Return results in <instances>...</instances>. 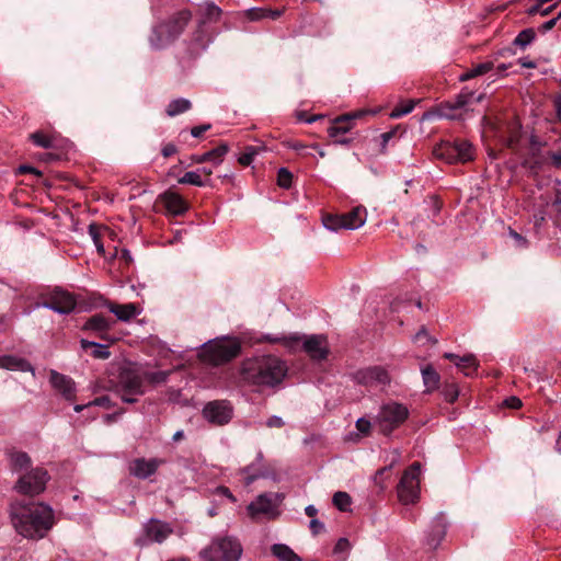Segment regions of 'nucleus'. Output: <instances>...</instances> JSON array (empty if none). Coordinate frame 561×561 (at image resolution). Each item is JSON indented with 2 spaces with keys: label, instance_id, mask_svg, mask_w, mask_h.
Instances as JSON below:
<instances>
[{
  "label": "nucleus",
  "instance_id": "e433bc0d",
  "mask_svg": "<svg viewBox=\"0 0 561 561\" xmlns=\"http://www.w3.org/2000/svg\"><path fill=\"white\" fill-rule=\"evenodd\" d=\"M30 139L41 148L49 149L54 147V139L42 131L31 134Z\"/></svg>",
  "mask_w": 561,
  "mask_h": 561
},
{
  "label": "nucleus",
  "instance_id": "c9c22d12",
  "mask_svg": "<svg viewBox=\"0 0 561 561\" xmlns=\"http://www.w3.org/2000/svg\"><path fill=\"white\" fill-rule=\"evenodd\" d=\"M332 501L336 508L342 512L348 511L352 503V499L348 493L342 491L334 493Z\"/></svg>",
  "mask_w": 561,
  "mask_h": 561
},
{
  "label": "nucleus",
  "instance_id": "4468645a",
  "mask_svg": "<svg viewBox=\"0 0 561 561\" xmlns=\"http://www.w3.org/2000/svg\"><path fill=\"white\" fill-rule=\"evenodd\" d=\"M41 306L60 314H68L75 310L77 299L69 291L56 288L45 298Z\"/></svg>",
  "mask_w": 561,
  "mask_h": 561
},
{
  "label": "nucleus",
  "instance_id": "6e6d98bb",
  "mask_svg": "<svg viewBox=\"0 0 561 561\" xmlns=\"http://www.w3.org/2000/svg\"><path fill=\"white\" fill-rule=\"evenodd\" d=\"M505 405L511 409H518L522 407V401L517 397H510L504 401Z\"/></svg>",
  "mask_w": 561,
  "mask_h": 561
},
{
  "label": "nucleus",
  "instance_id": "9b49d317",
  "mask_svg": "<svg viewBox=\"0 0 561 561\" xmlns=\"http://www.w3.org/2000/svg\"><path fill=\"white\" fill-rule=\"evenodd\" d=\"M366 219V209L357 206L346 214L327 215L323 217L322 222L331 231H339L340 229L356 230L364 226Z\"/></svg>",
  "mask_w": 561,
  "mask_h": 561
},
{
  "label": "nucleus",
  "instance_id": "f257e3e1",
  "mask_svg": "<svg viewBox=\"0 0 561 561\" xmlns=\"http://www.w3.org/2000/svg\"><path fill=\"white\" fill-rule=\"evenodd\" d=\"M10 517L18 534L27 539L45 537L54 525V513L45 503L19 502L11 505Z\"/></svg>",
  "mask_w": 561,
  "mask_h": 561
},
{
  "label": "nucleus",
  "instance_id": "4d7b16f0",
  "mask_svg": "<svg viewBox=\"0 0 561 561\" xmlns=\"http://www.w3.org/2000/svg\"><path fill=\"white\" fill-rule=\"evenodd\" d=\"M557 22H558L557 18L546 21L543 24L540 25L539 32L546 33V32L552 30L556 26Z\"/></svg>",
  "mask_w": 561,
  "mask_h": 561
},
{
  "label": "nucleus",
  "instance_id": "a19ab883",
  "mask_svg": "<svg viewBox=\"0 0 561 561\" xmlns=\"http://www.w3.org/2000/svg\"><path fill=\"white\" fill-rule=\"evenodd\" d=\"M193 42L196 45L197 48L205 49L208 46V43L210 42V38L206 34L205 26L203 27V31L198 32V27L193 34Z\"/></svg>",
  "mask_w": 561,
  "mask_h": 561
},
{
  "label": "nucleus",
  "instance_id": "ddd939ff",
  "mask_svg": "<svg viewBox=\"0 0 561 561\" xmlns=\"http://www.w3.org/2000/svg\"><path fill=\"white\" fill-rule=\"evenodd\" d=\"M283 499L284 495L280 493H262L248 505V514L253 520H256L261 516L274 518L277 515V508Z\"/></svg>",
  "mask_w": 561,
  "mask_h": 561
},
{
  "label": "nucleus",
  "instance_id": "e2e57ef3",
  "mask_svg": "<svg viewBox=\"0 0 561 561\" xmlns=\"http://www.w3.org/2000/svg\"><path fill=\"white\" fill-rule=\"evenodd\" d=\"M216 492H217V494L228 497L231 502L237 501L236 497L233 496V494L230 492V490L226 486H218Z\"/></svg>",
  "mask_w": 561,
  "mask_h": 561
},
{
  "label": "nucleus",
  "instance_id": "f704fd0d",
  "mask_svg": "<svg viewBox=\"0 0 561 561\" xmlns=\"http://www.w3.org/2000/svg\"><path fill=\"white\" fill-rule=\"evenodd\" d=\"M191 108V102L186 99H176L169 103L167 114L169 116H176Z\"/></svg>",
  "mask_w": 561,
  "mask_h": 561
},
{
  "label": "nucleus",
  "instance_id": "69168bd1",
  "mask_svg": "<svg viewBox=\"0 0 561 561\" xmlns=\"http://www.w3.org/2000/svg\"><path fill=\"white\" fill-rule=\"evenodd\" d=\"M446 400L449 402H454L458 398V391L455 387H450L445 391Z\"/></svg>",
  "mask_w": 561,
  "mask_h": 561
},
{
  "label": "nucleus",
  "instance_id": "dca6fc26",
  "mask_svg": "<svg viewBox=\"0 0 561 561\" xmlns=\"http://www.w3.org/2000/svg\"><path fill=\"white\" fill-rule=\"evenodd\" d=\"M353 380L365 387L387 386L391 378L386 368L381 366H371L358 369L353 374Z\"/></svg>",
  "mask_w": 561,
  "mask_h": 561
},
{
  "label": "nucleus",
  "instance_id": "052dcab7",
  "mask_svg": "<svg viewBox=\"0 0 561 561\" xmlns=\"http://www.w3.org/2000/svg\"><path fill=\"white\" fill-rule=\"evenodd\" d=\"M176 152V147L173 144H167L163 146L161 153L163 157L169 158Z\"/></svg>",
  "mask_w": 561,
  "mask_h": 561
},
{
  "label": "nucleus",
  "instance_id": "58836bf2",
  "mask_svg": "<svg viewBox=\"0 0 561 561\" xmlns=\"http://www.w3.org/2000/svg\"><path fill=\"white\" fill-rule=\"evenodd\" d=\"M415 106V101L409 100L405 102H402L401 104L397 105L390 113L391 118H400L404 115H408L413 111Z\"/></svg>",
  "mask_w": 561,
  "mask_h": 561
},
{
  "label": "nucleus",
  "instance_id": "39448f33",
  "mask_svg": "<svg viewBox=\"0 0 561 561\" xmlns=\"http://www.w3.org/2000/svg\"><path fill=\"white\" fill-rule=\"evenodd\" d=\"M240 351L238 339L222 337L203 344L199 357L209 364L221 365L237 357Z\"/></svg>",
  "mask_w": 561,
  "mask_h": 561
},
{
  "label": "nucleus",
  "instance_id": "3c124183",
  "mask_svg": "<svg viewBox=\"0 0 561 561\" xmlns=\"http://www.w3.org/2000/svg\"><path fill=\"white\" fill-rule=\"evenodd\" d=\"M351 549V543L347 538H340L334 547V553L347 552Z\"/></svg>",
  "mask_w": 561,
  "mask_h": 561
},
{
  "label": "nucleus",
  "instance_id": "6ab92c4d",
  "mask_svg": "<svg viewBox=\"0 0 561 561\" xmlns=\"http://www.w3.org/2000/svg\"><path fill=\"white\" fill-rule=\"evenodd\" d=\"M447 523L445 515L439 513L431 523L426 535V543L430 548L436 549L446 535Z\"/></svg>",
  "mask_w": 561,
  "mask_h": 561
},
{
  "label": "nucleus",
  "instance_id": "f8f14e48",
  "mask_svg": "<svg viewBox=\"0 0 561 561\" xmlns=\"http://www.w3.org/2000/svg\"><path fill=\"white\" fill-rule=\"evenodd\" d=\"M420 463L414 462L403 472L397 488L401 503L408 505L417 501L420 495Z\"/></svg>",
  "mask_w": 561,
  "mask_h": 561
},
{
  "label": "nucleus",
  "instance_id": "a211bd4d",
  "mask_svg": "<svg viewBox=\"0 0 561 561\" xmlns=\"http://www.w3.org/2000/svg\"><path fill=\"white\" fill-rule=\"evenodd\" d=\"M163 463L164 460L159 458H139L133 461L130 466V473L139 479H147Z\"/></svg>",
  "mask_w": 561,
  "mask_h": 561
},
{
  "label": "nucleus",
  "instance_id": "a18cd8bd",
  "mask_svg": "<svg viewBox=\"0 0 561 561\" xmlns=\"http://www.w3.org/2000/svg\"><path fill=\"white\" fill-rule=\"evenodd\" d=\"M472 96H473L472 92L460 93L459 95L456 96L455 101L451 103L450 108L458 110V108L465 107L470 102Z\"/></svg>",
  "mask_w": 561,
  "mask_h": 561
},
{
  "label": "nucleus",
  "instance_id": "09e8293b",
  "mask_svg": "<svg viewBox=\"0 0 561 561\" xmlns=\"http://www.w3.org/2000/svg\"><path fill=\"white\" fill-rule=\"evenodd\" d=\"M356 428L358 430V432H360L362 434L364 435H367L369 434L370 432V428H371V423L369 420L365 419V417H360L356 421Z\"/></svg>",
  "mask_w": 561,
  "mask_h": 561
},
{
  "label": "nucleus",
  "instance_id": "0eeeda50",
  "mask_svg": "<svg viewBox=\"0 0 561 561\" xmlns=\"http://www.w3.org/2000/svg\"><path fill=\"white\" fill-rule=\"evenodd\" d=\"M433 153L437 159L445 160L448 163H465L474 158L472 144L466 139L442 141L434 148Z\"/></svg>",
  "mask_w": 561,
  "mask_h": 561
},
{
  "label": "nucleus",
  "instance_id": "f3484780",
  "mask_svg": "<svg viewBox=\"0 0 561 561\" xmlns=\"http://www.w3.org/2000/svg\"><path fill=\"white\" fill-rule=\"evenodd\" d=\"M204 417L216 425L227 424L232 417V408L227 401H211L203 409Z\"/></svg>",
  "mask_w": 561,
  "mask_h": 561
},
{
  "label": "nucleus",
  "instance_id": "49530a36",
  "mask_svg": "<svg viewBox=\"0 0 561 561\" xmlns=\"http://www.w3.org/2000/svg\"><path fill=\"white\" fill-rule=\"evenodd\" d=\"M266 12L267 8H251L245 11V15L251 21H259L267 19Z\"/></svg>",
  "mask_w": 561,
  "mask_h": 561
},
{
  "label": "nucleus",
  "instance_id": "5fc2aeb1",
  "mask_svg": "<svg viewBox=\"0 0 561 561\" xmlns=\"http://www.w3.org/2000/svg\"><path fill=\"white\" fill-rule=\"evenodd\" d=\"M210 128L209 124L195 126L191 129V135L195 138L201 137L205 131H207Z\"/></svg>",
  "mask_w": 561,
  "mask_h": 561
},
{
  "label": "nucleus",
  "instance_id": "473e14b6",
  "mask_svg": "<svg viewBox=\"0 0 561 561\" xmlns=\"http://www.w3.org/2000/svg\"><path fill=\"white\" fill-rule=\"evenodd\" d=\"M83 350L92 348V356L99 359H107L111 356L106 345L82 339L80 341Z\"/></svg>",
  "mask_w": 561,
  "mask_h": 561
},
{
  "label": "nucleus",
  "instance_id": "7ed1b4c3",
  "mask_svg": "<svg viewBox=\"0 0 561 561\" xmlns=\"http://www.w3.org/2000/svg\"><path fill=\"white\" fill-rule=\"evenodd\" d=\"M191 20L190 10H180L153 25L148 37L150 47L160 50L170 46L183 34Z\"/></svg>",
  "mask_w": 561,
  "mask_h": 561
},
{
  "label": "nucleus",
  "instance_id": "2eb2a0df",
  "mask_svg": "<svg viewBox=\"0 0 561 561\" xmlns=\"http://www.w3.org/2000/svg\"><path fill=\"white\" fill-rule=\"evenodd\" d=\"M145 536L136 540V545L144 547L151 542L162 543L172 533L170 524L159 519H150L144 525Z\"/></svg>",
  "mask_w": 561,
  "mask_h": 561
},
{
  "label": "nucleus",
  "instance_id": "4c0bfd02",
  "mask_svg": "<svg viewBox=\"0 0 561 561\" xmlns=\"http://www.w3.org/2000/svg\"><path fill=\"white\" fill-rule=\"evenodd\" d=\"M535 37H536V33L533 28L523 30L515 37L514 45L525 48L535 39Z\"/></svg>",
  "mask_w": 561,
  "mask_h": 561
},
{
  "label": "nucleus",
  "instance_id": "7c9ffc66",
  "mask_svg": "<svg viewBox=\"0 0 561 561\" xmlns=\"http://www.w3.org/2000/svg\"><path fill=\"white\" fill-rule=\"evenodd\" d=\"M421 373L426 391L432 392L436 390L439 386L440 377L434 367L432 365L424 366Z\"/></svg>",
  "mask_w": 561,
  "mask_h": 561
},
{
  "label": "nucleus",
  "instance_id": "ea45409f",
  "mask_svg": "<svg viewBox=\"0 0 561 561\" xmlns=\"http://www.w3.org/2000/svg\"><path fill=\"white\" fill-rule=\"evenodd\" d=\"M262 150L261 147L248 146L243 153L239 157L238 161L242 165H250L254 157Z\"/></svg>",
  "mask_w": 561,
  "mask_h": 561
},
{
  "label": "nucleus",
  "instance_id": "412c9836",
  "mask_svg": "<svg viewBox=\"0 0 561 561\" xmlns=\"http://www.w3.org/2000/svg\"><path fill=\"white\" fill-rule=\"evenodd\" d=\"M49 381L53 388L60 392L66 400H73L76 387L70 377L59 374L56 370H51Z\"/></svg>",
  "mask_w": 561,
  "mask_h": 561
},
{
  "label": "nucleus",
  "instance_id": "cd10ccee",
  "mask_svg": "<svg viewBox=\"0 0 561 561\" xmlns=\"http://www.w3.org/2000/svg\"><path fill=\"white\" fill-rule=\"evenodd\" d=\"M199 11L202 18L198 21V32H202L203 27L206 26L207 23L218 22L222 13L221 9L213 2H205L201 4Z\"/></svg>",
  "mask_w": 561,
  "mask_h": 561
},
{
  "label": "nucleus",
  "instance_id": "b1692460",
  "mask_svg": "<svg viewBox=\"0 0 561 561\" xmlns=\"http://www.w3.org/2000/svg\"><path fill=\"white\" fill-rule=\"evenodd\" d=\"M444 357L453 362L468 377L472 376L479 366L477 358L472 354L459 356L454 353H445Z\"/></svg>",
  "mask_w": 561,
  "mask_h": 561
},
{
  "label": "nucleus",
  "instance_id": "c03bdc74",
  "mask_svg": "<svg viewBox=\"0 0 561 561\" xmlns=\"http://www.w3.org/2000/svg\"><path fill=\"white\" fill-rule=\"evenodd\" d=\"M293 174L286 169L280 168L277 173V183L280 187L289 188L291 185Z\"/></svg>",
  "mask_w": 561,
  "mask_h": 561
},
{
  "label": "nucleus",
  "instance_id": "bf43d9fd",
  "mask_svg": "<svg viewBox=\"0 0 561 561\" xmlns=\"http://www.w3.org/2000/svg\"><path fill=\"white\" fill-rule=\"evenodd\" d=\"M19 172L21 174H25V173H33L37 176H41L42 175V172L38 171L37 169L31 167V165H26V164H23V165H20L19 167Z\"/></svg>",
  "mask_w": 561,
  "mask_h": 561
},
{
  "label": "nucleus",
  "instance_id": "72a5a7b5",
  "mask_svg": "<svg viewBox=\"0 0 561 561\" xmlns=\"http://www.w3.org/2000/svg\"><path fill=\"white\" fill-rule=\"evenodd\" d=\"M180 184H191L198 187L211 186L210 180H203L201 173L196 171H188L179 179Z\"/></svg>",
  "mask_w": 561,
  "mask_h": 561
},
{
  "label": "nucleus",
  "instance_id": "13d9d810",
  "mask_svg": "<svg viewBox=\"0 0 561 561\" xmlns=\"http://www.w3.org/2000/svg\"><path fill=\"white\" fill-rule=\"evenodd\" d=\"M266 425L268 427H282L284 425V421L282 417L273 415L266 421Z\"/></svg>",
  "mask_w": 561,
  "mask_h": 561
},
{
  "label": "nucleus",
  "instance_id": "4be33fe9",
  "mask_svg": "<svg viewBox=\"0 0 561 561\" xmlns=\"http://www.w3.org/2000/svg\"><path fill=\"white\" fill-rule=\"evenodd\" d=\"M160 201L167 210L174 215L180 216L187 210V204L184 198L176 192L167 191L160 195Z\"/></svg>",
  "mask_w": 561,
  "mask_h": 561
},
{
  "label": "nucleus",
  "instance_id": "338daca9",
  "mask_svg": "<svg viewBox=\"0 0 561 561\" xmlns=\"http://www.w3.org/2000/svg\"><path fill=\"white\" fill-rule=\"evenodd\" d=\"M553 106L557 113V117L561 122V94L554 98Z\"/></svg>",
  "mask_w": 561,
  "mask_h": 561
},
{
  "label": "nucleus",
  "instance_id": "2f4dec72",
  "mask_svg": "<svg viewBox=\"0 0 561 561\" xmlns=\"http://www.w3.org/2000/svg\"><path fill=\"white\" fill-rule=\"evenodd\" d=\"M493 68H494L493 61H484V62L478 64V65L473 66L472 68H470L469 70H467L466 72H463L459 77V80L462 82L468 81L476 77H480V76L488 73Z\"/></svg>",
  "mask_w": 561,
  "mask_h": 561
},
{
  "label": "nucleus",
  "instance_id": "37998d69",
  "mask_svg": "<svg viewBox=\"0 0 561 561\" xmlns=\"http://www.w3.org/2000/svg\"><path fill=\"white\" fill-rule=\"evenodd\" d=\"M242 473L245 474L244 477V483L245 485H250L254 482L259 477H262L263 474L259 472L257 469H255V463H252L245 468L242 469Z\"/></svg>",
  "mask_w": 561,
  "mask_h": 561
},
{
  "label": "nucleus",
  "instance_id": "864d4df0",
  "mask_svg": "<svg viewBox=\"0 0 561 561\" xmlns=\"http://www.w3.org/2000/svg\"><path fill=\"white\" fill-rule=\"evenodd\" d=\"M510 236L516 241V245L518 248H525L527 245V240L519 233L514 230H510Z\"/></svg>",
  "mask_w": 561,
  "mask_h": 561
},
{
  "label": "nucleus",
  "instance_id": "c85d7f7f",
  "mask_svg": "<svg viewBox=\"0 0 561 561\" xmlns=\"http://www.w3.org/2000/svg\"><path fill=\"white\" fill-rule=\"evenodd\" d=\"M0 368L33 373V367L27 360L12 355H0Z\"/></svg>",
  "mask_w": 561,
  "mask_h": 561
},
{
  "label": "nucleus",
  "instance_id": "c756f323",
  "mask_svg": "<svg viewBox=\"0 0 561 561\" xmlns=\"http://www.w3.org/2000/svg\"><path fill=\"white\" fill-rule=\"evenodd\" d=\"M271 553L279 561H302L301 558L287 545L274 543Z\"/></svg>",
  "mask_w": 561,
  "mask_h": 561
},
{
  "label": "nucleus",
  "instance_id": "aec40b11",
  "mask_svg": "<svg viewBox=\"0 0 561 561\" xmlns=\"http://www.w3.org/2000/svg\"><path fill=\"white\" fill-rule=\"evenodd\" d=\"M365 114L358 111L352 114H344L333 119L332 125L328 128L329 137H337L345 135L353 128V119L359 118Z\"/></svg>",
  "mask_w": 561,
  "mask_h": 561
},
{
  "label": "nucleus",
  "instance_id": "6e6552de",
  "mask_svg": "<svg viewBox=\"0 0 561 561\" xmlns=\"http://www.w3.org/2000/svg\"><path fill=\"white\" fill-rule=\"evenodd\" d=\"M408 417L409 409L402 403L391 401L380 407L375 422L383 435H389L401 426Z\"/></svg>",
  "mask_w": 561,
  "mask_h": 561
},
{
  "label": "nucleus",
  "instance_id": "79ce46f5",
  "mask_svg": "<svg viewBox=\"0 0 561 561\" xmlns=\"http://www.w3.org/2000/svg\"><path fill=\"white\" fill-rule=\"evenodd\" d=\"M545 4H539L537 2H535L534 5H531L528 10H527V13L529 15H536V14H540L541 16H546L548 14H550L553 9L556 8V3L551 4V5H548V7H543Z\"/></svg>",
  "mask_w": 561,
  "mask_h": 561
},
{
  "label": "nucleus",
  "instance_id": "680f3d73",
  "mask_svg": "<svg viewBox=\"0 0 561 561\" xmlns=\"http://www.w3.org/2000/svg\"><path fill=\"white\" fill-rule=\"evenodd\" d=\"M286 146H287V148L293 149V150H295L297 152H301L304 149L307 148L306 145H304V144H301L299 141H295V140L287 141Z\"/></svg>",
  "mask_w": 561,
  "mask_h": 561
},
{
  "label": "nucleus",
  "instance_id": "5701e85b",
  "mask_svg": "<svg viewBox=\"0 0 561 561\" xmlns=\"http://www.w3.org/2000/svg\"><path fill=\"white\" fill-rule=\"evenodd\" d=\"M114 321L103 314H94L90 317L83 324V330L95 333L101 339H105V334L111 330Z\"/></svg>",
  "mask_w": 561,
  "mask_h": 561
},
{
  "label": "nucleus",
  "instance_id": "bb28decb",
  "mask_svg": "<svg viewBox=\"0 0 561 561\" xmlns=\"http://www.w3.org/2000/svg\"><path fill=\"white\" fill-rule=\"evenodd\" d=\"M108 310L116 316V318L121 321H129L140 313V308L133 302L118 305L114 302L107 304Z\"/></svg>",
  "mask_w": 561,
  "mask_h": 561
},
{
  "label": "nucleus",
  "instance_id": "f03ea898",
  "mask_svg": "<svg viewBox=\"0 0 561 561\" xmlns=\"http://www.w3.org/2000/svg\"><path fill=\"white\" fill-rule=\"evenodd\" d=\"M286 373L285 362L272 355L247 359L241 368L242 379L255 386L273 387L284 379Z\"/></svg>",
  "mask_w": 561,
  "mask_h": 561
},
{
  "label": "nucleus",
  "instance_id": "393cba45",
  "mask_svg": "<svg viewBox=\"0 0 561 561\" xmlns=\"http://www.w3.org/2000/svg\"><path fill=\"white\" fill-rule=\"evenodd\" d=\"M7 455L9 459L10 469L13 472H26L30 469H32V460L25 451L12 449L9 450Z\"/></svg>",
  "mask_w": 561,
  "mask_h": 561
},
{
  "label": "nucleus",
  "instance_id": "de8ad7c7",
  "mask_svg": "<svg viewBox=\"0 0 561 561\" xmlns=\"http://www.w3.org/2000/svg\"><path fill=\"white\" fill-rule=\"evenodd\" d=\"M170 373L169 371H153L147 374V379L152 383H162L165 382Z\"/></svg>",
  "mask_w": 561,
  "mask_h": 561
},
{
  "label": "nucleus",
  "instance_id": "1a4fd4ad",
  "mask_svg": "<svg viewBox=\"0 0 561 561\" xmlns=\"http://www.w3.org/2000/svg\"><path fill=\"white\" fill-rule=\"evenodd\" d=\"M115 392L122 401L135 403L138 397L145 393V385L141 375L135 369L126 368L119 373Z\"/></svg>",
  "mask_w": 561,
  "mask_h": 561
},
{
  "label": "nucleus",
  "instance_id": "603ef678",
  "mask_svg": "<svg viewBox=\"0 0 561 561\" xmlns=\"http://www.w3.org/2000/svg\"><path fill=\"white\" fill-rule=\"evenodd\" d=\"M309 528L313 535H319L324 530V524L317 518H312L309 523Z\"/></svg>",
  "mask_w": 561,
  "mask_h": 561
},
{
  "label": "nucleus",
  "instance_id": "9d476101",
  "mask_svg": "<svg viewBox=\"0 0 561 561\" xmlns=\"http://www.w3.org/2000/svg\"><path fill=\"white\" fill-rule=\"evenodd\" d=\"M49 474L42 467L23 472L14 484V490L23 495L35 496L44 492L49 481Z\"/></svg>",
  "mask_w": 561,
  "mask_h": 561
},
{
  "label": "nucleus",
  "instance_id": "8fccbe9b",
  "mask_svg": "<svg viewBox=\"0 0 561 561\" xmlns=\"http://www.w3.org/2000/svg\"><path fill=\"white\" fill-rule=\"evenodd\" d=\"M88 405L103 407V408H106V409H110V408L113 407L108 396L99 397V398L94 399L93 401H90L88 403Z\"/></svg>",
  "mask_w": 561,
  "mask_h": 561
},
{
  "label": "nucleus",
  "instance_id": "774afa93",
  "mask_svg": "<svg viewBox=\"0 0 561 561\" xmlns=\"http://www.w3.org/2000/svg\"><path fill=\"white\" fill-rule=\"evenodd\" d=\"M552 164L557 168H561V150L551 153Z\"/></svg>",
  "mask_w": 561,
  "mask_h": 561
},
{
  "label": "nucleus",
  "instance_id": "a878e982",
  "mask_svg": "<svg viewBox=\"0 0 561 561\" xmlns=\"http://www.w3.org/2000/svg\"><path fill=\"white\" fill-rule=\"evenodd\" d=\"M229 147L227 144H221L218 147L202 153L194 154L192 160L196 163L211 162L215 167L219 165L224 161V157L227 154Z\"/></svg>",
  "mask_w": 561,
  "mask_h": 561
},
{
  "label": "nucleus",
  "instance_id": "20e7f679",
  "mask_svg": "<svg viewBox=\"0 0 561 561\" xmlns=\"http://www.w3.org/2000/svg\"><path fill=\"white\" fill-rule=\"evenodd\" d=\"M264 339L271 343H280L290 351H296L301 345L304 352H306L312 359L317 360L327 358L329 354L328 340L322 334L305 336L298 333H293L282 336L266 335Z\"/></svg>",
  "mask_w": 561,
  "mask_h": 561
},
{
  "label": "nucleus",
  "instance_id": "0e129e2a",
  "mask_svg": "<svg viewBox=\"0 0 561 561\" xmlns=\"http://www.w3.org/2000/svg\"><path fill=\"white\" fill-rule=\"evenodd\" d=\"M285 9H268L267 8V12H266V15H267V19H271V20H277L279 16L283 15Z\"/></svg>",
  "mask_w": 561,
  "mask_h": 561
},
{
  "label": "nucleus",
  "instance_id": "423d86ee",
  "mask_svg": "<svg viewBox=\"0 0 561 561\" xmlns=\"http://www.w3.org/2000/svg\"><path fill=\"white\" fill-rule=\"evenodd\" d=\"M242 554L241 543L233 537H217L201 551L204 561H238Z\"/></svg>",
  "mask_w": 561,
  "mask_h": 561
}]
</instances>
